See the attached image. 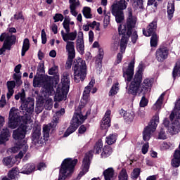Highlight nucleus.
<instances>
[{"mask_svg":"<svg viewBox=\"0 0 180 180\" xmlns=\"http://www.w3.org/2000/svg\"><path fill=\"white\" fill-rule=\"evenodd\" d=\"M13 94H15V90H9L8 89V92L6 94L7 99L9 100L12 96H13Z\"/></svg>","mask_w":180,"mask_h":180,"instance_id":"63","label":"nucleus"},{"mask_svg":"<svg viewBox=\"0 0 180 180\" xmlns=\"http://www.w3.org/2000/svg\"><path fill=\"white\" fill-rule=\"evenodd\" d=\"M120 89V86L119 85V82L114 83L108 92L109 96H115V95H117V92H119Z\"/></svg>","mask_w":180,"mask_h":180,"instance_id":"32","label":"nucleus"},{"mask_svg":"<svg viewBox=\"0 0 180 180\" xmlns=\"http://www.w3.org/2000/svg\"><path fill=\"white\" fill-rule=\"evenodd\" d=\"M103 49H99L98 53L96 56V63H98L99 68L102 67V60L103 59Z\"/></svg>","mask_w":180,"mask_h":180,"instance_id":"39","label":"nucleus"},{"mask_svg":"<svg viewBox=\"0 0 180 180\" xmlns=\"http://www.w3.org/2000/svg\"><path fill=\"white\" fill-rule=\"evenodd\" d=\"M77 162L78 160L77 159H65L61 164L58 180H65L67 176H70V175L74 172V168L75 167V165H77Z\"/></svg>","mask_w":180,"mask_h":180,"instance_id":"6","label":"nucleus"},{"mask_svg":"<svg viewBox=\"0 0 180 180\" xmlns=\"http://www.w3.org/2000/svg\"><path fill=\"white\" fill-rule=\"evenodd\" d=\"M36 167L34 166V164L30 163L24 165L22 168L21 169V174H26L27 175H29V174H32L33 171H34Z\"/></svg>","mask_w":180,"mask_h":180,"instance_id":"29","label":"nucleus"},{"mask_svg":"<svg viewBox=\"0 0 180 180\" xmlns=\"http://www.w3.org/2000/svg\"><path fill=\"white\" fill-rule=\"evenodd\" d=\"M174 12H175V6L174 5V2L168 3V5H167L168 19L171 20L172 18H174Z\"/></svg>","mask_w":180,"mask_h":180,"instance_id":"33","label":"nucleus"},{"mask_svg":"<svg viewBox=\"0 0 180 180\" xmlns=\"http://www.w3.org/2000/svg\"><path fill=\"white\" fill-rule=\"evenodd\" d=\"M103 175L105 180H112L115 176V170L113 168L109 167L103 172Z\"/></svg>","mask_w":180,"mask_h":180,"instance_id":"30","label":"nucleus"},{"mask_svg":"<svg viewBox=\"0 0 180 180\" xmlns=\"http://www.w3.org/2000/svg\"><path fill=\"white\" fill-rule=\"evenodd\" d=\"M148 105V100L146 98V96H143L140 103H139V106L140 108H146Z\"/></svg>","mask_w":180,"mask_h":180,"instance_id":"51","label":"nucleus"},{"mask_svg":"<svg viewBox=\"0 0 180 180\" xmlns=\"http://www.w3.org/2000/svg\"><path fill=\"white\" fill-rule=\"evenodd\" d=\"M119 113L121 116H123L124 120L127 123H131L134 119V112H127L123 109L120 110Z\"/></svg>","mask_w":180,"mask_h":180,"instance_id":"26","label":"nucleus"},{"mask_svg":"<svg viewBox=\"0 0 180 180\" xmlns=\"http://www.w3.org/2000/svg\"><path fill=\"white\" fill-rule=\"evenodd\" d=\"M127 8L126 1L120 0V1L112 5V13L113 16H115V20L117 23H122L124 20V14L123 10Z\"/></svg>","mask_w":180,"mask_h":180,"instance_id":"10","label":"nucleus"},{"mask_svg":"<svg viewBox=\"0 0 180 180\" xmlns=\"http://www.w3.org/2000/svg\"><path fill=\"white\" fill-rule=\"evenodd\" d=\"M172 75L174 79H175L176 77H180V60L176 62V65L172 72Z\"/></svg>","mask_w":180,"mask_h":180,"instance_id":"38","label":"nucleus"},{"mask_svg":"<svg viewBox=\"0 0 180 180\" xmlns=\"http://www.w3.org/2000/svg\"><path fill=\"white\" fill-rule=\"evenodd\" d=\"M60 34L62 36V39L63 41L66 43V51H67V46L68 45L73 46V50H75V43H74V40L77 39V31H74L72 32H65L64 30H62L60 32Z\"/></svg>","mask_w":180,"mask_h":180,"instance_id":"17","label":"nucleus"},{"mask_svg":"<svg viewBox=\"0 0 180 180\" xmlns=\"http://www.w3.org/2000/svg\"><path fill=\"white\" fill-rule=\"evenodd\" d=\"M20 101H22L21 109L25 110V117L30 120V115L34 112V101L32 98H25V91L20 94Z\"/></svg>","mask_w":180,"mask_h":180,"instance_id":"12","label":"nucleus"},{"mask_svg":"<svg viewBox=\"0 0 180 180\" xmlns=\"http://www.w3.org/2000/svg\"><path fill=\"white\" fill-rule=\"evenodd\" d=\"M6 85L8 89L13 91L15 86H16V82L15 81H8Z\"/></svg>","mask_w":180,"mask_h":180,"instance_id":"53","label":"nucleus"},{"mask_svg":"<svg viewBox=\"0 0 180 180\" xmlns=\"http://www.w3.org/2000/svg\"><path fill=\"white\" fill-rule=\"evenodd\" d=\"M68 73L64 72L61 79L62 86H58L55 95V101L60 102L67 98V94L70 91V78Z\"/></svg>","mask_w":180,"mask_h":180,"instance_id":"7","label":"nucleus"},{"mask_svg":"<svg viewBox=\"0 0 180 180\" xmlns=\"http://www.w3.org/2000/svg\"><path fill=\"white\" fill-rule=\"evenodd\" d=\"M74 81L75 82H81L84 81L86 77V63L85 60L79 59L73 65Z\"/></svg>","mask_w":180,"mask_h":180,"instance_id":"8","label":"nucleus"},{"mask_svg":"<svg viewBox=\"0 0 180 180\" xmlns=\"http://www.w3.org/2000/svg\"><path fill=\"white\" fill-rule=\"evenodd\" d=\"M129 175L125 169H122L118 174V180H128Z\"/></svg>","mask_w":180,"mask_h":180,"instance_id":"41","label":"nucleus"},{"mask_svg":"<svg viewBox=\"0 0 180 180\" xmlns=\"http://www.w3.org/2000/svg\"><path fill=\"white\" fill-rule=\"evenodd\" d=\"M9 137H11V132L9 131V129L7 128L4 129L0 135V145L5 144V142L9 140Z\"/></svg>","mask_w":180,"mask_h":180,"instance_id":"28","label":"nucleus"},{"mask_svg":"<svg viewBox=\"0 0 180 180\" xmlns=\"http://www.w3.org/2000/svg\"><path fill=\"white\" fill-rule=\"evenodd\" d=\"M120 53H119L117 56V60L115 61V64H120L122 63V59L123 58V54L125 53L126 49H124V52H122V49H120Z\"/></svg>","mask_w":180,"mask_h":180,"instance_id":"48","label":"nucleus"},{"mask_svg":"<svg viewBox=\"0 0 180 180\" xmlns=\"http://www.w3.org/2000/svg\"><path fill=\"white\" fill-rule=\"evenodd\" d=\"M37 75L44 76V63H39L37 70Z\"/></svg>","mask_w":180,"mask_h":180,"instance_id":"46","label":"nucleus"},{"mask_svg":"<svg viewBox=\"0 0 180 180\" xmlns=\"http://www.w3.org/2000/svg\"><path fill=\"white\" fill-rule=\"evenodd\" d=\"M165 96V93H162L159 98L157 100L153 106V110H160L161 109V106H162V101H164V97Z\"/></svg>","mask_w":180,"mask_h":180,"instance_id":"31","label":"nucleus"},{"mask_svg":"<svg viewBox=\"0 0 180 180\" xmlns=\"http://www.w3.org/2000/svg\"><path fill=\"white\" fill-rule=\"evenodd\" d=\"M116 140H117V134H111L105 138V143H107L108 146H112V144L116 143Z\"/></svg>","mask_w":180,"mask_h":180,"instance_id":"35","label":"nucleus"},{"mask_svg":"<svg viewBox=\"0 0 180 180\" xmlns=\"http://www.w3.org/2000/svg\"><path fill=\"white\" fill-rule=\"evenodd\" d=\"M83 15L86 18V19H91L92 14H91V8L84 7L82 10Z\"/></svg>","mask_w":180,"mask_h":180,"instance_id":"44","label":"nucleus"},{"mask_svg":"<svg viewBox=\"0 0 180 180\" xmlns=\"http://www.w3.org/2000/svg\"><path fill=\"white\" fill-rule=\"evenodd\" d=\"M155 30H157V22L153 21L150 22L147 27V32L146 29L143 30V34L146 37H150L151 34H155Z\"/></svg>","mask_w":180,"mask_h":180,"instance_id":"25","label":"nucleus"},{"mask_svg":"<svg viewBox=\"0 0 180 180\" xmlns=\"http://www.w3.org/2000/svg\"><path fill=\"white\" fill-rule=\"evenodd\" d=\"M63 25L64 29L66 31V33H70V22L67 20H64L63 22Z\"/></svg>","mask_w":180,"mask_h":180,"instance_id":"58","label":"nucleus"},{"mask_svg":"<svg viewBox=\"0 0 180 180\" xmlns=\"http://www.w3.org/2000/svg\"><path fill=\"white\" fill-rule=\"evenodd\" d=\"M143 63H140L138 66V71L128 89V94L134 95V96H137V95L138 96L146 95L153 85V82L150 79H145L143 83H141V79H143Z\"/></svg>","mask_w":180,"mask_h":180,"instance_id":"2","label":"nucleus"},{"mask_svg":"<svg viewBox=\"0 0 180 180\" xmlns=\"http://www.w3.org/2000/svg\"><path fill=\"white\" fill-rule=\"evenodd\" d=\"M110 115L111 111L110 110H107L105 113L103 118L102 119L101 123V128L102 130H107L110 127Z\"/></svg>","mask_w":180,"mask_h":180,"instance_id":"23","label":"nucleus"},{"mask_svg":"<svg viewBox=\"0 0 180 180\" xmlns=\"http://www.w3.org/2000/svg\"><path fill=\"white\" fill-rule=\"evenodd\" d=\"M33 86L34 88L43 87L44 92L49 96L54 95V88L51 84L50 77L36 75L33 80Z\"/></svg>","mask_w":180,"mask_h":180,"instance_id":"5","label":"nucleus"},{"mask_svg":"<svg viewBox=\"0 0 180 180\" xmlns=\"http://www.w3.org/2000/svg\"><path fill=\"white\" fill-rule=\"evenodd\" d=\"M6 105V100L5 99V98H4V96L1 97V98L0 99V108H5Z\"/></svg>","mask_w":180,"mask_h":180,"instance_id":"62","label":"nucleus"},{"mask_svg":"<svg viewBox=\"0 0 180 180\" xmlns=\"http://www.w3.org/2000/svg\"><path fill=\"white\" fill-rule=\"evenodd\" d=\"M102 148H103V143L102 142V140L100 139L96 143L94 148V152L96 153V154H99V153L102 151Z\"/></svg>","mask_w":180,"mask_h":180,"instance_id":"40","label":"nucleus"},{"mask_svg":"<svg viewBox=\"0 0 180 180\" xmlns=\"http://www.w3.org/2000/svg\"><path fill=\"white\" fill-rule=\"evenodd\" d=\"M76 47L77 51L80 54H84V51H85V46L84 45V33L82 32H79L77 34Z\"/></svg>","mask_w":180,"mask_h":180,"instance_id":"22","label":"nucleus"},{"mask_svg":"<svg viewBox=\"0 0 180 180\" xmlns=\"http://www.w3.org/2000/svg\"><path fill=\"white\" fill-rule=\"evenodd\" d=\"M129 9L128 18L127 19L126 25H120L118 27V32L120 35H122L120 40V49L122 53H124V50L127 47V43H129V39L131 34L132 30L136 27L137 25V17L133 16L131 10ZM126 26L127 29L126 28Z\"/></svg>","mask_w":180,"mask_h":180,"instance_id":"3","label":"nucleus"},{"mask_svg":"<svg viewBox=\"0 0 180 180\" xmlns=\"http://www.w3.org/2000/svg\"><path fill=\"white\" fill-rule=\"evenodd\" d=\"M167 138V133H165V130H164V129H161L160 130L158 139L159 140H166Z\"/></svg>","mask_w":180,"mask_h":180,"instance_id":"49","label":"nucleus"},{"mask_svg":"<svg viewBox=\"0 0 180 180\" xmlns=\"http://www.w3.org/2000/svg\"><path fill=\"white\" fill-rule=\"evenodd\" d=\"M66 51L68 58L66 62L65 68L70 70L72 65V61L75 58V50H74V46L72 45H68Z\"/></svg>","mask_w":180,"mask_h":180,"instance_id":"21","label":"nucleus"},{"mask_svg":"<svg viewBox=\"0 0 180 180\" xmlns=\"http://www.w3.org/2000/svg\"><path fill=\"white\" fill-rule=\"evenodd\" d=\"M168 58V50L167 48H160L156 51V60L160 63H162L164 60Z\"/></svg>","mask_w":180,"mask_h":180,"instance_id":"24","label":"nucleus"},{"mask_svg":"<svg viewBox=\"0 0 180 180\" xmlns=\"http://www.w3.org/2000/svg\"><path fill=\"white\" fill-rule=\"evenodd\" d=\"M43 103H37L36 105V108H35V112L36 113L39 114V113H41V112H43Z\"/></svg>","mask_w":180,"mask_h":180,"instance_id":"56","label":"nucleus"},{"mask_svg":"<svg viewBox=\"0 0 180 180\" xmlns=\"http://www.w3.org/2000/svg\"><path fill=\"white\" fill-rule=\"evenodd\" d=\"M150 146L148 145V143H146L145 144L143 145L142 146V154H146V153H148V148Z\"/></svg>","mask_w":180,"mask_h":180,"instance_id":"60","label":"nucleus"},{"mask_svg":"<svg viewBox=\"0 0 180 180\" xmlns=\"http://www.w3.org/2000/svg\"><path fill=\"white\" fill-rule=\"evenodd\" d=\"M94 85H95V79H91L89 85L84 88L83 96L81 99L82 106H85V105L88 103V101H89V94H91V89L94 88Z\"/></svg>","mask_w":180,"mask_h":180,"instance_id":"20","label":"nucleus"},{"mask_svg":"<svg viewBox=\"0 0 180 180\" xmlns=\"http://www.w3.org/2000/svg\"><path fill=\"white\" fill-rule=\"evenodd\" d=\"M30 49V41H29V39L25 38L23 41L22 47V51H21V56L22 57L25 56L26 54V51H27Z\"/></svg>","mask_w":180,"mask_h":180,"instance_id":"34","label":"nucleus"},{"mask_svg":"<svg viewBox=\"0 0 180 180\" xmlns=\"http://www.w3.org/2000/svg\"><path fill=\"white\" fill-rule=\"evenodd\" d=\"M53 20L55 22H63V20H64V16L63 15V14L56 13L53 17Z\"/></svg>","mask_w":180,"mask_h":180,"instance_id":"52","label":"nucleus"},{"mask_svg":"<svg viewBox=\"0 0 180 180\" xmlns=\"http://www.w3.org/2000/svg\"><path fill=\"white\" fill-rule=\"evenodd\" d=\"M57 72V67H53L49 70V75H54Z\"/></svg>","mask_w":180,"mask_h":180,"instance_id":"64","label":"nucleus"},{"mask_svg":"<svg viewBox=\"0 0 180 180\" xmlns=\"http://www.w3.org/2000/svg\"><path fill=\"white\" fill-rule=\"evenodd\" d=\"M160 123V116L158 113H156L152 118L149 124L144 129L143 131V139L144 141H148L151 139V135L155 130H157V126Z\"/></svg>","mask_w":180,"mask_h":180,"instance_id":"11","label":"nucleus"},{"mask_svg":"<svg viewBox=\"0 0 180 180\" xmlns=\"http://www.w3.org/2000/svg\"><path fill=\"white\" fill-rule=\"evenodd\" d=\"M70 13L73 16H77L78 12H77V6H79V0H69Z\"/></svg>","mask_w":180,"mask_h":180,"instance_id":"27","label":"nucleus"},{"mask_svg":"<svg viewBox=\"0 0 180 180\" xmlns=\"http://www.w3.org/2000/svg\"><path fill=\"white\" fill-rule=\"evenodd\" d=\"M41 37L42 44H46V43H47V35L46 34V31L44 30V29L41 30Z\"/></svg>","mask_w":180,"mask_h":180,"instance_id":"54","label":"nucleus"},{"mask_svg":"<svg viewBox=\"0 0 180 180\" xmlns=\"http://www.w3.org/2000/svg\"><path fill=\"white\" fill-rule=\"evenodd\" d=\"M157 44H158V36L153 34L150 38V46L151 47H157Z\"/></svg>","mask_w":180,"mask_h":180,"instance_id":"45","label":"nucleus"},{"mask_svg":"<svg viewBox=\"0 0 180 180\" xmlns=\"http://www.w3.org/2000/svg\"><path fill=\"white\" fill-rule=\"evenodd\" d=\"M180 110V96L178 98L174 104V109L171 112L169 116V120L167 118H165L163 121V124L165 127H168L167 130L170 134H178L180 131V123L179 120H174L175 119V114L179 113Z\"/></svg>","mask_w":180,"mask_h":180,"instance_id":"4","label":"nucleus"},{"mask_svg":"<svg viewBox=\"0 0 180 180\" xmlns=\"http://www.w3.org/2000/svg\"><path fill=\"white\" fill-rule=\"evenodd\" d=\"M28 130H32V124L25 122L13 132V138L18 141H22L26 137V133Z\"/></svg>","mask_w":180,"mask_h":180,"instance_id":"14","label":"nucleus"},{"mask_svg":"<svg viewBox=\"0 0 180 180\" xmlns=\"http://www.w3.org/2000/svg\"><path fill=\"white\" fill-rule=\"evenodd\" d=\"M86 117L82 115L81 112H75L72 119L70 126L68 128L67 131L64 134V137H68L70 134L74 133L75 130L79 127L80 124H82L85 122Z\"/></svg>","mask_w":180,"mask_h":180,"instance_id":"9","label":"nucleus"},{"mask_svg":"<svg viewBox=\"0 0 180 180\" xmlns=\"http://www.w3.org/2000/svg\"><path fill=\"white\" fill-rule=\"evenodd\" d=\"M18 174L19 169L13 168L12 170L8 172V177L11 178V179H16V178H18Z\"/></svg>","mask_w":180,"mask_h":180,"instance_id":"42","label":"nucleus"},{"mask_svg":"<svg viewBox=\"0 0 180 180\" xmlns=\"http://www.w3.org/2000/svg\"><path fill=\"white\" fill-rule=\"evenodd\" d=\"M64 113H65V110H64V108L60 109V110L56 112L53 115L52 122L48 125L44 126V138H41V128L35 127L33 129L32 143L34 144V146H36V147L43 146L44 141H47L49 140V137H50L49 133L51 127H56V126H57V123H58L60 117H61Z\"/></svg>","mask_w":180,"mask_h":180,"instance_id":"1","label":"nucleus"},{"mask_svg":"<svg viewBox=\"0 0 180 180\" xmlns=\"http://www.w3.org/2000/svg\"><path fill=\"white\" fill-rule=\"evenodd\" d=\"M109 23H110V17L108 15H105L103 21L104 29H106V27L109 26Z\"/></svg>","mask_w":180,"mask_h":180,"instance_id":"55","label":"nucleus"},{"mask_svg":"<svg viewBox=\"0 0 180 180\" xmlns=\"http://www.w3.org/2000/svg\"><path fill=\"white\" fill-rule=\"evenodd\" d=\"M45 109L50 110L53 108V99L51 98H47L45 103Z\"/></svg>","mask_w":180,"mask_h":180,"instance_id":"47","label":"nucleus"},{"mask_svg":"<svg viewBox=\"0 0 180 180\" xmlns=\"http://www.w3.org/2000/svg\"><path fill=\"white\" fill-rule=\"evenodd\" d=\"M173 146L174 143H171L170 142H163L160 146V148L161 150H169V148H171V147Z\"/></svg>","mask_w":180,"mask_h":180,"instance_id":"50","label":"nucleus"},{"mask_svg":"<svg viewBox=\"0 0 180 180\" xmlns=\"http://www.w3.org/2000/svg\"><path fill=\"white\" fill-rule=\"evenodd\" d=\"M112 153V150L110 146H104L103 148V152L101 153V158H108V157L111 155Z\"/></svg>","mask_w":180,"mask_h":180,"instance_id":"36","label":"nucleus"},{"mask_svg":"<svg viewBox=\"0 0 180 180\" xmlns=\"http://www.w3.org/2000/svg\"><path fill=\"white\" fill-rule=\"evenodd\" d=\"M20 124V115L19 110L12 108L10 110L8 126L10 129H16Z\"/></svg>","mask_w":180,"mask_h":180,"instance_id":"15","label":"nucleus"},{"mask_svg":"<svg viewBox=\"0 0 180 180\" xmlns=\"http://www.w3.org/2000/svg\"><path fill=\"white\" fill-rule=\"evenodd\" d=\"M14 19H15V20H19V19H22V20H25V18L23 17V14H22V13L15 14Z\"/></svg>","mask_w":180,"mask_h":180,"instance_id":"61","label":"nucleus"},{"mask_svg":"<svg viewBox=\"0 0 180 180\" xmlns=\"http://www.w3.org/2000/svg\"><path fill=\"white\" fill-rule=\"evenodd\" d=\"M28 148L29 146H27L26 140H23L22 143L19 142L11 148V153H13V154H16L18 151H20L18 155H15V159L18 160V158H19L20 160H21V158H23V155L26 154Z\"/></svg>","mask_w":180,"mask_h":180,"instance_id":"16","label":"nucleus"},{"mask_svg":"<svg viewBox=\"0 0 180 180\" xmlns=\"http://www.w3.org/2000/svg\"><path fill=\"white\" fill-rule=\"evenodd\" d=\"M134 59L131 60L128 65V67H124L122 69L123 71V77L125 78V81L127 82H130L133 78V75H134Z\"/></svg>","mask_w":180,"mask_h":180,"instance_id":"18","label":"nucleus"},{"mask_svg":"<svg viewBox=\"0 0 180 180\" xmlns=\"http://www.w3.org/2000/svg\"><path fill=\"white\" fill-rule=\"evenodd\" d=\"M92 150H90L89 153H86L82 162V171L79 174V176H84L86 172L89 170V165L91 164V160H92Z\"/></svg>","mask_w":180,"mask_h":180,"instance_id":"19","label":"nucleus"},{"mask_svg":"<svg viewBox=\"0 0 180 180\" xmlns=\"http://www.w3.org/2000/svg\"><path fill=\"white\" fill-rule=\"evenodd\" d=\"M131 36V41H132V43H136V41H137V39H138V37H139V36L137 35V32H132L131 33V34L129 35V37Z\"/></svg>","mask_w":180,"mask_h":180,"instance_id":"59","label":"nucleus"},{"mask_svg":"<svg viewBox=\"0 0 180 180\" xmlns=\"http://www.w3.org/2000/svg\"><path fill=\"white\" fill-rule=\"evenodd\" d=\"M139 175H140V169H134L131 173V177L136 179L139 178Z\"/></svg>","mask_w":180,"mask_h":180,"instance_id":"57","label":"nucleus"},{"mask_svg":"<svg viewBox=\"0 0 180 180\" xmlns=\"http://www.w3.org/2000/svg\"><path fill=\"white\" fill-rule=\"evenodd\" d=\"M3 163L8 168L13 167V162L12 161V157H6L3 159Z\"/></svg>","mask_w":180,"mask_h":180,"instance_id":"43","label":"nucleus"},{"mask_svg":"<svg viewBox=\"0 0 180 180\" xmlns=\"http://www.w3.org/2000/svg\"><path fill=\"white\" fill-rule=\"evenodd\" d=\"M133 6L135 11H139V12H143V11H144L143 0H135L134 1Z\"/></svg>","mask_w":180,"mask_h":180,"instance_id":"37","label":"nucleus"},{"mask_svg":"<svg viewBox=\"0 0 180 180\" xmlns=\"http://www.w3.org/2000/svg\"><path fill=\"white\" fill-rule=\"evenodd\" d=\"M3 46L0 49V56L4 54L6 50H11L13 44L16 43V36L3 33L0 36V41H4Z\"/></svg>","mask_w":180,"mask_h":180,"instance_id":"13","label":"nucleus"}]
</instances>
